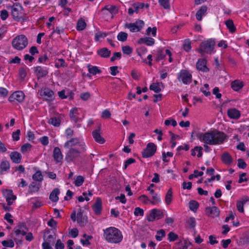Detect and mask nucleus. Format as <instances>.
Here are the masks:
<instances>
[{"label": "nucleus", "instance_id": "nucleus-1", "mask_svg": "<svg viewBox=\"0 0 249 249\" xmlns=\"http://www.w3.org/2000/svg\"><path fill=\"white\" fill-rule=\"evenodd\" d=\"M197 138L200 141L205 143L213 145L223 143L226 139L227 136L224 132L215 130L200 133L198 134Z\"/></svg>", "mask_w": 249, "mask_h": 249}, {"label": "nucleus", "instance_id": "nucleus-2", "mask_svg": "<svg viewBox=\"0 0 249 249\" xmlns=\"http://www.w3.org/2000/svg\"><path fill=\"white\" fill-rule=\"evenodd\" d=\"M104 237L107 242L113 244L120 243L123 238L121 231L114 227L104 230Z\"/></svg>", "mask_w": 249, "mask_h": 249}, {"label": "nucleus", "instance_id": "nucleus-3", "mask_svg": "<svg viewBox=\"0 0 249 249\" xmlns=\"http://www.w3.org/2000/svg\"><path fill=\"white\" fill-rule=\"evenodd\" d=\"M86 151L85 143L79 144V147H71L66 153L65 160L68 163L73 162L80 157L82 153Z\"/></svg>", "mask_w": 249, "mask_h": 249}, {"label": "nucleus", "instance_id": "nucleus-4", "mask_svg": "<svg viewBox=\"0 0 249 249\" xmlns=\"http://www.w3.org/2000/svg\"><path fill=\"white\" fill-rule=\"evenodd\" d=\"M28 45V39L26 36L21 35L15 37L12 40V45L14 49L20 51L24 49Z\"/></svg>", "mask_w": 249, "mask_h": 249}, {"label": "nucleus", "instance_id": "nucleus-5", "mask_svg": "<svg viewBox=\"0 0 249 249\" xmlns=\"http://www.w3.org/2000/svg\"><path fill=\"white\" fill-rule=\"evenodd\" d=\"M215 44L214 40L213 39L204 41L200 43L198 52L201 54L204 53L211 54L213 52Z\"/></svg>", "mask_w": 249, "mask_h": 249}, {"label": "nucleus", "instance_id": "nucleus-6", "mask_svg": "<svg viewBox=\"0 0 249 249\" xmlns=\"http://www.w3.org/2000/svg\"><path fill=\"white\" fill-rule=\"evenodd\" d=\"M177 78L184 84L188 85L192 82V74L188 71L182 70L178 73Z\"/></svg>", "mask_w": 249, "mask_h": 249}, {"label": "nucleus", "instance_id": "nucleus-7", "mask_svg": "<svg viewBox=\"0 0 249 249\" xmlns=\"http://www.w3.org/2000/svg\"><path fill=\"white\" fill-rule=\"evenodd\" d=\"M144 25L143 21L138 20L134 23H126L125 24V28L129 29L131 32H140Z\"/></svg>", "mask_w": 249, "mask_h": 249}, {"label": "nucleus", "instance_id": "nucleus-8", "mask_svg": "<svg viewBox=\"0 0 249 249\" xmlns=\"http://www.w3.org/2000/svg\"><path fill=\"white\" fill-rule=\"evenodd\" d=\"M157 146L153 142H149L142 153V157L144 158L151 157L155 154Z\"/></svg>", "mask_w": 249, "mask_h": 249}, {"label": "nucleus", "instance_id": "nucleus-9", "mask_svg": "<svg viewBox=\"0 0 249 249\" xmlns=\"http://www.w3.org/2000/svg\"><path fill=\"white\" fill-rule=\"evenodd\" d=\"M163 216V212L159 209H154L151 211L150 213L147 216L148 221H153L155 219H160Z\"/></svg>", "mask_w": 249, "mask_h": 249}, {"label": "nucleus", "instance_id": "nucleus-10", "mask_svg": "<svg viewBox=\"0 0 249 249\" xmlns=\"http://www.w3.org/2000/svg\"><path fill=\"white\" fill-rule=\"evenodd\" d=\"M101 124H99L96 129L92 131V135L94 140L98 143L103 144L105 140L101 136Z\"/></svg>", "mask_w": 249, "mask_h": 249}, {"label": "nucleus", "instance_id": "nucleus-11", "mask_svg": "<svg viewBox=\"0 0 249 249\" xmlns=\"http://www.w3.org/2000/svg\"><path fill=\"white\" fill-rule=\"evenodd\" d=\"M24 93L22 91H17L10 96L8 100L10 102H14L15 101L21 102L24 100Z\"/></svg>", "mask_w": 249, "mask_h": 249}, {"label": "nucleus", "instance_id": "nucleus-12", "mask_svg": "<svg viewBox=\"0 0 249 249\" xmlns=\"http://www.w3.org/2000/svg\"><path fill=\"white\" fill-rule=\"evenodd\" d=\"M53 156L56 163L62 162L63 159V155L60 149L58 147H55L54 148Z\"/></svg>", "mask_w": 249, "mask_h": 249}, {"label": "nucleus", "instance_id": "nucleus-13", "mask_svg": "<svg viewBox=\"0 0 249 249\" xmlns=\"http://www.w3.org/2000/svg\"><path fill=\"white\" fill-rule=\"evenodd\" d=\"M205 212L208 216L213 218L219 216L220 213L219 209L215 206L207 207Z\"/></svg>", "mask_w": 249, "mask_h": 249}, {"label": "nucleus", "instance_id": "nucleus-14", "mask_svg": "<svg viewBox=\"0 0 249 249\" xmlns=\"http://www.w3.org/2000/svg\"><path fill=\"white\" fill-rule=\"evenodd\" d=\"M3 195L9 206L13 204V201L15 200L17 198L16 196L13 195V191L11 190H5L3 192Z\"/></svg>", "mask_w": 249, "mask_h": 249}, {"label": "nucleus", "instance_id": "nucleus-15", "mask_svg": "<svg viewBox=\"0 0 249 249\" xmlns=\"http://www.w3.org/2000/svg\"><path fill=\"white\" fill-rule=\"evenodd\" d=\"M207 61L205 59L200 58L199 59L196 64V67L197 69L203 72H207L209 69L206 66Z\"/></svg>", "mask_w": 249, "mask_h": 249}, {"label": "nucleus", "instance_id": "nucleus-16", "mask_svg": "<svg viewBox=\"0 0 249 249\" xmlns=\"http://www.w3.org/2000/svg\"><path fill=\"white\" fill-rule=\"evenodd\" d=\"M34 69L38 79L46 76L48 73V71L42 68L41 66H37L34 67Z\"/></svg>", "mask_w": 249, "mask_h": 249}, {"label": "nucleus", "instance_id": "nucleus-17", "mask_svg": "<svg viewBox=\"0 0 249 249\" xmlns=\"http://www.w3.org/2000/svg\"><path fill=\"white\" fill-rule=\"evenodd\" d=\"M53 94V91L49 89H44L40 92V95L43 97L46 100H52Z\"/></svg>", "mask_w": 249, "mask_h": 249}, {"label": "nucleus", "instance_id": "nucleus-18", "mask_svg": "<svg viewBox=\"0 0 249 249\" xmlns=\"http://www.w3.org/2000/svg\"><path fill=\"white\" fill-rule=\"evenodd\" d=\"M228 117L231 119H237L240 117V111L235 108L229 109L227 111Z\"/></svg>", "mask_w": 249, "mask_h": 249}, {"label": "nucleus", "instance_id": "nucleus-19", "mask_svg": "<svg viewBox=\"0 0 249 249\" xmlns=\"http://www.w3.org/2000/svg\"><path fill=\"white\" fill-rule=\"evenodd\" d=\"M21 8L22 6L18 4L14 5L12 7V16L16 21H20V18L18 17V11Z\"/></svg>", "mask_w": 249, "mask_h": 249}, {"label": "nucleus", "instance_id": "nucleus-20", "mask_svg": "<svg viewBox=\"0 0 249 249\" xmlns=\"http://www.w3.org/2000/svg\"><path fill=\"white\" fill-rule=\"evenodd\" d=\"M78 109L77 108H73L70 111V117L71 119L75 123L80 122V119L78 116Z\"/></svg>", "mask_w": 249, "mask_h": 249}, {"label": "nucleus", "instance_id": "nucleus-21", "mask_svg": "<svg viewBox=\"0 0 249 249\" xmlns=\"http://www.w3.org/2000/svg\"><path fill=\"white\" fill-rule=\"evenodd\" d=\"M83 143L79 142V140L77 138H72L71 140L67 141L64 144V147L69 148L73 146H78L79 147V144Z\"/></svg>", "mask_w": 249, "mask_h": 249}, {"label": "nucleus", "instance_id": "nucleus-22", "mask_svg": "<svg viewBox=\"0 0 249 249\" xmlns=\"http://www.w3.org/2000/svg\"><path fill=\"white\" fill-rule=\"evenodd\" d=\"M10 158L14 163H19L21 161L22 156L18 152L14 151L11 153Z\"/></svg>", "mask_w": 249, "mask_h": 249}, {"label": "nucleus", "instance_id": "nucleus-23", "mask_svg": "<svg viewBox=\"0 0 249 249\" xmlns=\"http://www.w3.org/2000/svg\"><path fill=\"white\" fill-rule=\"evenodd\" d=\"M221 160L222 161L227 165L231 164L233 161L232 157L227 152H225L222 154Z\"/></svg>", "mask_w": 249, "mask_h": 249}, {"label": "nucleus", "instance_id": "nucleus-24", "mask_svg": "<svg viewBox=\"0 0 249 249\" xmlns=\"http://www.w3.org/2000/svg\"><path fill=\"white\" fill-rule=\"evenodd\" d=\"M97 54L103 58H107L111 54V51L107 48H102L97 51Z\"/></svg>", "mask_w": 249, "mask_h": 249}, {"label": "nucleus", "instance_id": "nucleus-25", "mask_svg": "<svg viewBox=\"0 0 249 249\" xmlns=\"http://www.w3.org/2000/svg\"><path fill=\"white\" fill-rule=\"evenodd\" d=\"M10 168V164L8 161H2L0 163V175H2L4 172L8 171Z\"/></svg>", "mask_w": 249, "mask_h": 249}, {"label": "nucleus", "instance_id": "nucleus-26", "mask_svg": "<svg viewBox=\"0 0 249 249\" xmlns=\"http://www.w3.org/2000/svg\"><path fill=\"white\" fill-rule=\"evenodd\" d=\"M207 10V7L205 5L202 6L196 12V18L200 21L202 20L203 16H205Z\"/></svg>", "mask_w": 249, "mask_h": 249}, {"label": "nucleus", "instance_id": "nucleus-27", "mask_svg": "<svg viewBox=\"0 0 249 249\" xmlns=\"http://www.w3.org/2000/svg\"><path fill=\"white\" fill-rule=\"evenodd\" d=\"M77 221L81 226H84L86 224V219L83 217L81 209H79L77 213Z\"/></svg>", "mask_w": 249, "mask_h": 249}, {"label": "nucleus", "instance_id": "nucleus-28", "mask_svg": "<svg viewBox=\"0 0 249 249\" xmlns=\"http://www.w3.org/2000/svg\"><path fill=\"white\" fill-rule=\"evenodd\" d=\"M93 210L96 214H99L102 210V200L100 198H97L93 206Z\"/></svg>", "mask_w": 249, "mask_h": 249}, {"label": "nucleus", "instance_id": "nucleus-29", "mask_svg": "<svg viewBox=\"0 0 249 249\" xmlns=\"http://www.w3.org/2000/svg\"><path fill=\"white\" fill-rule=\"evenodd\" d=\"M139 43L145 44L147 46H151L154 44L155 40L152 37H146L140 38Z\"/></svg>", "mask_w": 249, "mask_h": 249}, {"label": "nucleus", "instance_id": "nucleus-30", "mask_svg": "<svg viewBox=\"0 0 249 249\" xmlns=\"http://www.w3.org/2000/svg\"><path fill=\"white\" fill-rule=\"evenodd\" d=\"M105 10L108 11L111 14H116L118 12V8L116 6L113 5H108L105 6L102 10V12Z\"/></svg>", "mask_w": 249, "mask_h": 249}, {"label": "nucleus", "instance_id": "nucleus-31", "mask_svg": "<svg viewBox=\"0 0 249 249\" xmlns=\"http://www.w3.org/2000/svg\"><path fill=\"white\" fill-rule=\"evenodd\" d=\"M60 191L59 189L55 188L50 194L49 198L53 202H56L58 201L59 198L58 195L59 194Z\"/></svg>", "mask_w": 249, "mask_h": 249}, {"label": "nucleus", "instance_id": "nucleus-32", "mask_svg": "<svg viewBox=\"0 0 249 249\" xmlns=\"http://www.w3.org/2000/svg\"><path fill=\"white\" fill-rule=\"evenodd\" d=\"M156 55L155 60L159 62L165 57V51L163 49H159L156 52Z\"/></svg>", "mask_w": 249, "mask_h": 249}, {"label": "nucleus", "instance_id": "nucleus-33", "mask_svg": "<svg viewBox=\"0 0 249 249\" xmlns=\"http://www.w3.org/2000/svg\"><path fill=\"white\" fill-rule=\"evenodd\" d=\"M48 123L53 125L55 127L59 126L60 125L61 120L58 116H54L51 118L48 121Z\"/></svg>", "mask_w": 249, "mask_h": 249}, {"label": "nucleus", "instance_id": "nucleus-34", "mask_svg": "<svg viewBox=\"0 0 249 249\" xmlns=\"http://www.w3.org/2000/svg\"><path fill=\"white\" fill-rule=\"evenodd\" d=\"M225 23L231 33H233L235 32L236 28L232 19H229L225 21Z\"/></svg>", "mask_w": 249, "mask_h": 249}, {"label": "nucleus", "instance_id": "nucleus-35", "mask_svg": "<svg viewBox=\"0 0 249 249\" xmlns=\"http://www.w3.org/2000/svg\"><path fill=\"white\" fill-rule=\"evenodd\" d=\"M155 186L154 184H151L147 188V190L149 191L150 194L152 195V197L153 200H156L157 202H160V198L159 197L158 195L155 193L154 190L151 189Z\"/></svg>", "mask_w": 249, "mask_h": 249}, {"label": "nucleus", "instance_id": "nucleus-36", "mask_svg": "<svg viewBox=\"0 0 249 249\" xmlns=\"http://www.w3.org/2000/svg\"><path fill=\"white\" fill-rule=\"evenodd\" d=\"M243 87V84L242 82L238 80H235L231 82V87L235 91H238Z\"/></svg>", "mask_w": 249, "mask_h": 249}, {"label": "nucleus", "instance_id": "nucleus-37", "mask_svg": "<svg viewBox=\"0 0 249 249\" xmlns=\"http://www.w3.org/2000/svg\"><path fill=\"white\" fill-rule=\"evenodd\" d=\"M39 188V184H37L36 183L32 182L29 186V192L30 193L37 192Z\"/></svg>", "mask_w": 249, "mask_h": 249}, {"label": "nucleus", "instance_id": "nucleus-38", "mask_svg": "<svg viewBox=\"0 0 249 249\" xmlns=\"http://www.w3.org/2000/svg\"><path fill=\"white\" fill-rule=\"evenodd\" d=\"M187 227L188 229H194L196 225V219L193 217H191L186 221Z\"/></svg>", "mask_w": 249, "mask_h": 249}, {"label": "nucleus", "instance_id": "nucleus-39", "mask_svg": "<svg viewBox=\"0 0 249 249\" xmlns=\"http://www.w3.org/2000/svg\"><path fill=\"white\" fill-rule=\"evenodd\" d=\"M172 200V191L171 189H169L165 196V201L167 205L171 203Z\"/></svg>", "mask_w": 249, "mask_h": 249}, {"label": "nucleus", "instance_id": "nucleus-40", "mask_svg": "<svg viewBox=\"0 0 249 249\" xmlns=\"http://www.w3.org/2000/svg\"><path fill=\"white\" fill-rule=\"evenodd\" d=\"M86 26V22L85 20L82 19H79L77 23L76 29L78 31L83 30Z\"/></svg>", "mask_w": 249, "mask_h": 249}, {"label": "nucleus", "instance_id": "nucleus-41", "mask_svg": "<svg viewBox=\"0 0 249 249\" xmlns=\"http://www.w3.org/2000/svg\"><path fill=\"white\" fill-rule=\"evenodd\" d=\"M189 208L192 211L195 212L197 209L199 204L196 200H191L189 203Z\"/></svg>", "mask_w": 249, "mask_h": 249}, {"label": "nucleus", "instance_id": "nucleus-42", "mask_svg": "<svg viewBox=\"0 0 249 249\" xmlns=\"http://www.w3.org/2000/svg\"><path fill=\"white\" fill-rule=\"evenodd\" d=\"M149 89L156 93H159L161 91V89L159 86V83H153L149 87Z\"/></svg>", "mask_w": 249, "mask_h": 249}, {"label": "nucleus", "instance_id": "nucleus-43", "mask_svg": "<svg viewBox=\"0 0 249 249\" xmlns=\"http://www.w3.org/2000/svg\"><path fill=\"white\" fill-rule=\"evenodd\" d=\"M32 178L34 180L38 181L39 182H41L43 180V176H42V174L40 171H36L33 175Z\"/></svg>", "mask_w": 249, "mask_h": 249}, {"label": "nucleus", "instance_id": "nucleus-44", "mask_svg": "<svg viewBox=\"0 0 249 249\" xmlns=\"http://www.w3.org/2000/svg\"><path fill=\"white\" fill-rule=\"evenodd\" d=\"M165 236V232L164 230L161 229L157 231V234L155 236V238L158 241H161L162 238Z\"/></svg>", "mask_w": 249, "mask_h": 249}, {"label": "nucleus", "instance_id": "nucleus-45", "mask_svg": "<svg viewBox=\"0 0 249 249\" xmlns=\"http://www.w3.org/2000/svg\"><path fill=\"white\" fill-rule=\"evenodd\" d=\"M127 36L128 35L126 33L121 32L117 36V39L120 41L124 42L126 40Z\"/></svg>", "mask_w": 249, "mask_h": 249}, {"label": "nucleus", "instance_id": "nucleus-46", "mask_svg": "<svg viewBox=\"0 0 249 249\" xmlns=\"http://www.w3.org/2000/svg\"><path fill=\"white\" fill-rule=\"evenodd\" d=\"M183 49L186 52H188L191 49V42L189 39H186L183 44Z\"/></svg>", "mask_w": 249, "mask_h": 249}, {"label": "nucleus", "instance_id": "nucleus-47", "mask_svg": "<svg viewBox=\"0 0 249 249\" xmlns=\"http://www.w3.org/2000/svg\"><path fill=\"white\" fill-rule=\"evenodd\" d=\"M43 239L44 241H48L50 243H51L53 242L54 237L53 235L49 234V232H45L43 236Z\"/></svg>", "mask_w": 249, "mask_h": 249}, {"label": "nucleus", "instance_id": "nucleus-48", "mask_svg": "<svg viewBox=\"0 0 249 249\" xmlns=\"http://www.w3.org/2000/svg\"><path fill=\"white\" fill-rule=\"evenodd\" d=\"M122 50L124 54L130 55L133 51V49L129 46H124L122 47Z\"/></svg>", "mask_w": 249, "mask_h": 249}, {"label": "nucleus", "instance_id": "nucleus-49", "mask_svg": "<svg viewBox=\"0 0 249 249\" xmlns=\"http://www.w3.org/2000/svg\"><path fill=\"white\" fill-rule=\"evenodd\" d=\"M160 4L164 9H169L170 8L169 0H158Z\"/></svg>", "mask_w": 249, "mask_h": 249}, {"label": "nucleus", "instance_id": "nucleus-50", "mask_svg": "<svg viewBox=\"0 0 249 249\" xmlns=\"http://www.w3.org/2000/svg\"><path fill=\"white\" fill-rule=\"evenodd\" d=\"M55 66L57 68L66 66L64 59L63 58L58 59L55 62Z\"/></svg>", "mask_w": 249, "mask_h": 249}, {"label": "nucleus", "instance_id": "nucleus-51", "mask_svg": "<svg viewBox=\"0 0 249 249\" xmlns=\"http://www.w3.org/2000/svg\"><path fill=\"white\" fill-rule=\"evenodd\" d=\"M89 71L93 75L101 73V71L96 66H92L91 67L89 68Z\"/></svg>", "mask_w": 249, "mask_h": 249}, {"label": "nucleus", "instance_id": "nucleus-52", "mask_svg": "<svg viewBox=\"0 0 249 249\" xmlns=\"http://www.w3.org/2000/svg\"><path fill=\"white\" fill-rule=\"evenodd\" d=\"M32 146L31 144L26 143L22 145L20 148V150L22 153H25L26 152L31 149Z\"/></svg>", "mask_w": 249, "mask_h": 249}, {"label": "nucleus", "instance_id": "nucleus-53", "mask_svg": "<svg viewBox=\"0 0 249 249\" xmlns=\"http://www.w3.org/2000/svg\"><path fill=\"white\" fill-rule=\"evenodd\" d=\"M84 181V178L82 176H77L76 179L74 181V185L76 186L79 187L82 185Z\"/></svg>", "mask_w": 249, "mask_h": 249}, {"label": "nucleus", "instance_id": "nucleus-54", "mask_svg": "<svg viewBox=\"0 0 249 249\" xmlns=\"http://www.w3.org/2000/svg\"><path fill=\"white\" fill-rule=\"evenodd\" d=\"M2 245L5 247L13 248L14 247V243L13 240H4L2 242Z\"/></svg>", "mask_w": 249, "mask_h": 249}, {"label": "nucleus", "instance_id": "nucleus-55", "mask_svg": "<svg viewBox=\"0 0 249 249\" xmlns=\"http://www.w3.org/2000/svg\"><path fill=\"white\" fill-rule=\"evenodd\" d=\"M107 35V34L106 33H103L101 32H97L95 36V40L96 41H98L101 38H105Z\"/></svg>", "mask_w": 249, "mask_h": 249}, {"label": "nucleus", "instance_id": "nucleus-56", "mask_svg": "<svg viewBox=\"0 0 249 249\" xmlns=\"http://www.w3.org/2000/svg\"><path fill=\"white\" fill-rule=\"evenodd\" d=\"M168 238L170 242H173L178 238V235L173 232H170L168 234Z\"/></svg>", "mask_w": 249, "mask_h": 249}, {"label": "nucleus", "instance_id": "nucleus-57", "mask_svg": "<svg viewBox=\"0 0 249 249\" xmlns=\"http://www.w3.org/2000/svg\"><path fill=\"white\" fill-rule=\"evenodd\" d=\"M237 162V166L239 168L245 169L246 168L247 165L243 159H238Z\"/></svg>", "mask_w": 249, "mask_h": 249}, {"label": "nucleus", "instance_id": "nucleus-58", "mask_svg": "<svg viewBox=\"0 0 249 249\" xmlns=\"http://www.w3.org/2000/svg\"><path fill=\"white\" fill-rule=\"evenodd\" d=\"M198 171L196 170H195L193 174L190 175L189 176V179H192L193 178H197L198 177H201L203 175V172L202 171H200L199 172V174H197Z\"/></svg>", "mask_w": 249, "mask_h": 249}, {"label": "nucleus", "instance_id": "nucleus-59", "mask_svg": "<svg viewBox=\"0 0 249 249\" xmlns=\"http://www.w3.org/2000/svg\"><path fill=\"white\" fill-rule=\"evenodd\" d=\"M20 131L19 129L17 130L15 132L12 133V138L14 141H18L19 140V135Z\"/></svg>", "mask_w": 249, "mask_h": 249}, {"label": "nucleus", "instance_id": "nucleus-60", "mask_svg": "<svg viewBox=\"0 0 249 249\" xmlns=\"http://www.w3.org/2000/svg\"><path fill=\"white\" fill-rule=\"evenodd\" d=\"M122 54L120 52H115L113 53V56L110 58V61L112 62L114 61L116 59H121Z\"/></svg>", "mask_w": 249, "mask_h": 249}, {"label": "nucleus", "instance_id": "nucleus-61", "mask_svg": "<svg viewBox=\"0 0 249 249\" xmlns=\"http://www.w3.org/2000/svg\"><path fill=\"white\" fill-rule=\"evenodd\" d=\"M19 74L20 78L22 79H24L27 75L26 69L23 67L20 68L19 69Z\"/></svg>", "mask_w": 249, "mask_h": 249}, {"label": "nucleus", "instance_id": "nucleus-62", "mask_svg": "<svg viewBox=\"0 0 249 249\" xmlns=\"http://www.w3.org/2000/svg\"><path fill=\"white\" fill-rule=\"evenodd\" d=\"M134 214L136 216H138V215L143 216L144 214L143 210L139 207H136L135 209Z\"/></svg>", "mask_w": 249, "mask_h": 249}, {"label": "nucleus", "instance_id": "nucleus-63", "mask_svg": "<svg viewBox=\"0 0 249 249\" xmlns=\"http://www.w3.org/2000/svg\"><path fill=\"white\" fill-rule=\"evenodd\" d=\"M12 215L9 213H7L4 215V219L11 224H13L14 221L12 219Z\"/></svg>", "mask_w": 249, "mask_h": 249}, {"label": "nucleus", "instance_id": "nucleus-64", "mask_svg": "<svg viewBox=\"0 0 249 249\" xmlns=\"http://www.w3.org/2000/svg\"><path fill=\"white\" fill-rule=\"evenodd\" d=\"M64 245L63 243H61V240L60 239H58L56 241V243L55 244V249H64Z\"/></svg>", "mask_w": 249, "mask_h": 249}]
</instances>
